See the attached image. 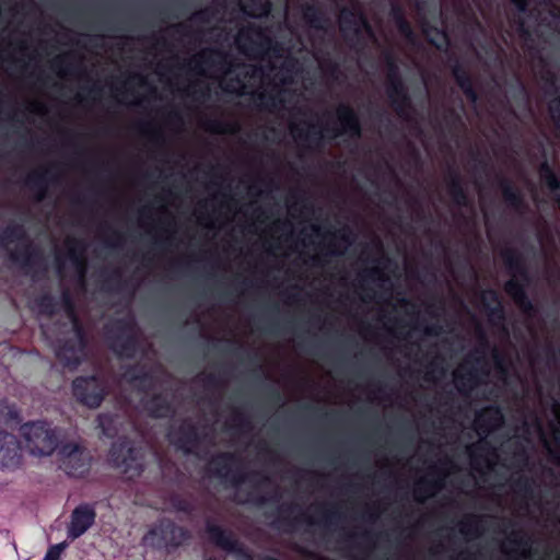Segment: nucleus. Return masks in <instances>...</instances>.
Segmentation results:
<instances>
[{
  "label": "nucleus",
  "instance_id": "obj_1",
  "mask_svg": "<svg viewBox=\"0 0 560 560\" xmlns=\"http://www.w3.org/2000/svg\"><path fill=\"white\" fill-rule=\"evenodd\" d=\"M26 451L35 457L50 456L59 445V434L49 424L33 422L21 429Z\"/></svg>",
  "mask_w": 560,
  "mask_h": 560
},
{
  "label": "nucleus",
  "instance_id": "obj_2",
  "mask_svg": "<svg viewBox=\"0 0 560 560\" xmlns=\"http://www.w3.org/2000/svg\"><path fill=\"white\" fill-rule=\"evenodd\" d=\"M62 468L71 476L82 475L89 464L90 456L77 444H66L59 450Z\"/></svg>",
  "mask_w": 560,
  "mask_h": 560
},
{
  "label": "nucleus",
  "instance_id": "obj_3",
  "mask_svg": "<svg viewBox=\"0 0 560 560\" xmlns=\"http://www.w3.org/2000/svg\"><path fill=\"white\" fill-rule=\"evenodd\" d=\"M74 395L86 406L97 407L103 399V388L95 377L77 378L73 382Z\"/></svg>",
  "mask_w": 560,
  "mask_h": 560
},
{
  "label": "nucleus",
  "instance_id": "obj_4",
  "mask_svg": "<svg viewBox=\"0 0 560 560\" xmlns=\"http://www.w3.org/2000/svg\"><path fill=\"white\" fill-rule=\"evenodd\" d=\"M21 463V448L14 435L0 432V467L14 468Z\"/></svg>",
  "mask_w": 560,
  "mask_h": 560
},
{
  "label": "nucleus",
  "instance_id": "obj_5",
  "mask_svg": "<svg viewBox=\"0 0 560 560\" xmlns=\"http://www.w3.org/2000/svg\"><path fill=\"white\" fill-rule=\"evenodd\" d=\"M94 520L95 513L91 508L86 505L77 508L71 515L68 526V537L77 539L92 526Z\"/></svg>",
  "mask_w": 560,
  "mask_h": 560
},
{
  "label": "nucleus",
  "instance_id": "obj_6",
  "mask_svg": "<svg viewBox=\"0 0 560 560\" xmlns=\"http://www.w3.org/2000/svg\"><path fill=\"white\" fill-rule=\"evenodd\" d=\"M503 422V416L497 408H487L482 410L475 420L477 434L482 439L492 430L499 428Z\"/></svg>",
  "mask_w": 560,
  "mask_h": 560
},
{
  "label": "nucleus",
  "instance_id": "obj_7",
  "mask_svg": "<svg viewBox=\"0 0 560 560\" xmlns=\"http://www.w3.org/2000/svg\"><path fill=\"white\" fill-rule=\"evenodd\" d=\"M338 118L345 132L350 135L359 133V122L354 113L348 107H341L338 110Z\"/></svg>",
  "mask_w": 560,
  "mask_h": 560
},
{
  "label": "nucleus",
  "instance_id": "obj_8",
  "mask_svg": "<svg viewBox=\"0 0 560 560\" xmlns=\"http://www.w3.org/2000/svg\"><path fill=\"white\" fill-rule=\"evenodd\" d=\"M541 176L551 190H556L559 187L557 177L548 167L542 168Z\"/></svg>",
  "mask_w": 560,
  "mask_h": 560
},
{
  "label": "nucleus",
  "instance_id": "obj_9",
  "mask_svg": "<svg viewBox=\"0 0 560 560\" xmlns=\"http://www.w3.org/2000/svg\"><path fill=\"white\" fill-rule=\"evenodd\" d=\"M61 550H62V546L61 545L52 547L47 552V555L45 556L44 560H58Z\"/></svg>",
  "mask_w": 560,
  "mask_h": 560
},
{
  "label": "nucleus",
  "instance_id": "obj_10",
  "mask_svg": "<svg viewBox=\"0 0 560 560\" xmlns=\"http://www.w3.org/2000/svg\"><path fill=\"white\" fill-rule=\"evenodd\" d=\"M245 12L250 14V15H254V16H261V15H265V14H267L269 12V7L265 5V7H262L258 11H253V10L245 9Z\"/></svg>",
  "mask_w": 560,
  "mask_h": 560
},
{
  "label": "nucleus",
  "instance_id": "obj_11",
  "mask_svg": "<svg viewBox=\"0 0 560 560\" xmlns=\"http://www.w3.org/2000/svg\"><path fill=\"white\" fill-rule=\"evenodd\" d=\"M57 355L59 357V359L61 361H63L67 365H70L72 362H71V359L67 355V351L66 350H58L57 351Z\"/></svg>",
  "mask_w": 560,
  "mask_h": 560
},
{
  "label": "nucleus",
  "instance_id": "obj_12",
  "mask_svg": "<svg viewBox=\"0 0 560 560\" xmlns=\"http://www.w3.org/2000/svg\"><path fill=\"white\" fill-rule=\"evenodd\" d=\"M223 88L231 92L242 93L244 90V84L237 83L236 85H233L231 88H229V86H223Z\"/></svg>",
  "mask_w": 560,
  "mask_h": 560
},
{
  "label": "nucleus",
  "instance_id": "obj_13",
  "mask_svg": "<svg viewBox=\"0 0 560 560\" xmlns=\"http://www.w3.org/2000/svg\"><path fill=\"white\" fill-rule=\"evenodd\" d=\"M11 415V411L8 409V407L2 406L0 404V418H7Z\"/></svg>",
  "mask_w": 560,
  "mask_h": 560
},
{
  "label": "nucleus",
  "instance_id": "obj_14",
  "mask_svg": "<svg viewBox=\"0 0 560 560\" xmlns=\"http://www.w3.org/2000/svg\"><path fill=\"white\" fill-rule=\"evenodd\" d=\"M521 10L525 8V0H512Z\"/></svg>",
  "mask_w": 560,
  "mask_h": 560
},
{
  "label": "nucleus",
  "instance_id": "obj_15",
  "mask_svg": "<svg viewBox=\"0 0 560 560\" xmlns=\"http://www.w3.org/2000/svg\"><path fill=\"white\" fill-rule=\"evenodd\" d=\"M114 460H115V463H116L117 465H127V464H126V459H122V460L120 462L118 457H115V458H114Z\"/></svg>",
  "mask_w": 560,
  "mask_h": 560
},
{
  "label": "nucleus",
  "instance_id": "obj_16",
  "mask_svg": "<svg viewBox=\"0 0 560 560\" xmlns=\"http://www.w3.org/2000/svg\"><path fill=\"white\" fill-rule=\"evenodd\" d=\"M512 288H513V283H512V282H510V283L508 284V290L511 292V291H512Z\"/></svg>",
  "mask_w": 560,
  "mask_h": 560
}]
</instances>
